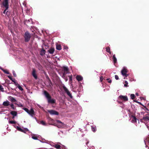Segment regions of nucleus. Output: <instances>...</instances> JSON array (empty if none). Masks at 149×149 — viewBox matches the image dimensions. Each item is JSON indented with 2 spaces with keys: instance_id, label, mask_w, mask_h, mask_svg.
Here are the masks:
<instances>
[{
  "instance_id": "11",
  "label": "nucleus",
  "mask_w": 149,
  "mask_h": 149,
  "mask_svg": "<svg viewBox=\"0 0 149 149\" xmlns=\"http://www.w3.org/2000/svg\"><path fill=\"white\" fill-rule=\"evenodd\" d=\"M119 98L121 100L124 101H127L128 100L127 96L120 95L119 97Z\"/></svg>"
},
{
  "instance_id": "16",
  "label": "nucleus",
  "mask_w": 149,
  "mask_h": 149,
  "mask_svg": "<svg viewBox=\"0 0 149 149\" xmlns=\"http://www.w3.org/2000/svg\"><path fill=\"white\" fill-rule=\"evenodd\" d=\"M76 79L78 81H80L83 79V77L80 75H77L76 77Z\"/></svg>"
},
{
  "instance_id": "14",
  "label": "nucleus",
  "mask_w": 149,
  "mask_h": 149,
  "mask_svg": "<svg viewBox=\"0 0 149 149\" xmlns=\"http://www.w3.org/2000/svg\"><path fill=\"white\" fill-rule=\"evenodd\" d=\"M63 69L65 72L63 74V75H64L65 73L67 74L68 73V69L67 67L64 66L63 67Z\"/></svg>"
},
{
  "instance_id": "6",
  "label": "nucleus",
  "mask_w": 149,
  "mask_h": 149,
  "mask_svg": "<svg viewBox=\"0 0 149 149\" xmlns=\"http://www.w3.org/2000/svg\"><path fill=\"white\" fill-rule=\"evenodd\" d=\"M56 121L58 123L57 126L59 128H63L65 127V125L63 123L59 120H57Z\"/></svg>"
},
{
  "instance_id": "40",
  "label": "nucleus",
  "mask_w": 149,
  "mask_h": 149,
  "mask_svg": "<svg viewBox=\"0 0 149 149\" xmlns=\"http://www.w3.org/2000/svg\"><path fill=\"white\" fill-rule=\"evenodd\" d=\"M103 79V77H101L100 78V80L101 82L102 81Z\"/></svg>"
},
{
  "instance_id": "53",
  "label": "nucleus",
  "mask_w": 149,
  "mask_h": 149,
  "mask_svg": "<svg viewBox=\"0 0 149 149\" xmlns=\"http://www.w3.org/2000/svg\"><path fill=\"white\" fill-rule=\"evenodd\" d=\"M51 119V120H53L52 119Z\"/></svg>"
},
{
  "instance_id": "35",
  "label": "nucleus",
  "mask_w": 149,
  "mask_h": 149,
  "mask_svg": "<svg viewBox=\"0 0 149 149\" xmlns=\"http://www.w3.org/2000/svg\"><path fill=\"white\" fill-rule=\"evenodd\" d=\"M13 76L14 77H16V74L15 73V72L14 70L13 71Z\"/></svg>"
},
{
  "instance_id": "28",
  "label": "nucleus",
  "mask_w": 149,
  "mask_h": 149,
  "mask_svg": "<svg viewBox=\"0 0 149 149\" xmlns=\"http://www.w3.org/2000/svg\"><path fill=\"white\" fill-rule=\"evenodd\" d=\"M125 84L124 85V86H125V87H128V82L127 81H125Z\"/></svg>"
},
{
  "instance_id": "27",
  "label": "nucleus",
  "mask_w": 149,
  "mask_h": 149,
  "mask_svg": "<svg viewBox=\"0 0 149 149\" xmlns=\"http://www.w3.org/2000/svg\"><path fill=\"white\" fill-rule=\"evenodd\" d=\"M39 123L40 124H42V125H46V123H45V122L44 121H40V122Z\"/></svg>"
},
{
  "instance_id": "18",
  "label": "nucleus",
  "mask_w": 149,
  "mask_h": 149,
  "mask_svg": "<svg viewBox=\"0 0 149 149\" xmlns=\"http://www.w3.org/2000/svg\"><path fill=\"white\" fill-rule=\"evenodd\" d=\"M32 75L33 77L36 79H37V76L36 73V71L34 69L33 70V71L32 72Z\"/></svg>"
},
{
  "instance_id": "38",
  "label": "nucleus",
  "mask_w": 149,
  "mask_h": 149,
  "mask_svg": "<svg viewBox=\"0 0 149 149\" xmlns=\"http://www.w3.org/2000/svg\"><path fill=\"white\" fill-rule=\"evenodd\" d=\"M32 138L33 139H34V140L37 139V138L35 136H32Z\"/></svg>"
},
{
  "instance_id": "47",
  "label": "nucleus",
  "mask_w": 149,
  "mask_h": 149,
  "mask_svg": "<svg viewBox=\"0 0 149 149\" xmlns=\"http://www.w3.org/2000/svg\"><path fill=\"white\" fill-rule=\"evenodd\" d=\"M136 95L137 96H138L139 95V94L138 93H136Z\"/></svg>"
},
{
  "instance_id": "7",
  "label": "nucleus",
  "mask_w": 149,
  "mask_h": 149,
  "mask_svg": "<svg viewBox=\"0 0 149 149\" xmlns=\"http://www.w3.org/2000/svg\"><path fill=\"white\" fill-rule=\"evenodd\" d=\"M31 36L29 33L26 32L24 35L25 41L26 42H28L30 40Z\"/></svg>"
},
{
  "instance_id": "1",
  "label": "nucleus",
  "mask_w": 149,
  "mask_h": 149,
  "mask_svg": "<svg viewBox=\"0 0 149 149\" xmlns=\"http://www.w3.org/2000/svg\"><path fill=\"white\" fill-rule=\"evenodd\" d=\"M44 94L46 97L47 98L48 102L49 103L51 104L55 103L56 102L55 100L51 99V97L48 92L46 91H44Z\"/></svg>"
},
{
  "instance_id": "13",
  "label": "nucleus",
  "mask_w": 149,
  "mask_h": 149,
  "mask_svg": "<svg viewBox=\"0 0 149 149\" xmlns=\"http://www.w3.org/2000/svg\"><path fill=\"white\" fill-rule=\"evenodd\" d=\"M51 146L54 147L55 148L57 149H59L60 148V146L58 144H51Z\"/></svg>"
},
{
  "instance_id": "26",
  "label": "nucleus",
  "mask_w": 149,
  "mask_h": 149,
  "mask_svg": "<svg viewBox=\"0 0 149 149\" xmlns=\"http://www.w3.org/2000/svg\"><path fill=\"white\" fill-rule=\"evenodd\" d=\"M106 51L108 53H109L110 54H111V52H110V48L109 47H107L106 48Z\"/></svg>"
},
{
  "instance_id": "22",
  "label": "nucleus",
  "mask_w": 149,
  "mask_h": 149,
  "mask_svg": "<svg viewBox=\"0 0 149 149\" xmlns=\"http://www.w3.org/2000/svg\"><path fill=\"white\" fill-rule=\"evenodd\" d=\"M56 49L58 50H61V46L60 45H56Z\"/></svg>"
},
{
  "instance_id": "51",
  "label": "nucleus",
  "mask_w": 149,
  "mask_h": 149,
  "mask_svg": "<svg viewBox=\"0 0 149 149\" xmlns=\"http://www.w3.org/2000/svg\"><path fill=\"white\" fill-rule=\"evenodd\" d=\"M14 117H15V116H14L13 117V118H14Z\"/></svg>"
},
{
  "instance_id": "5",
  "label": "nucleus",
  "mask_w": 149,
  "mask_h": 149,
  "mask_svg": "<svg viewBox=\"0 0 149 149\" xmlns=\"http://www.w3.org/2000/svg\"><path fill=\"white\" fill-rule=\"evenodd\" d=\"M127 70L126 67H124L121 71V73L122 74L124 77V79L125 77H127L128 75L127 74Z\"/></svg>"
},
{
  "instance_id": "25",
  "label": "nucleus",
  "mask_w": 149,
  "mask_h": 149,
  "mask_svg": "<svg viewBox=\"0 0 149 149\" xmlns=\"http://www.w3.org/2000/svg\"><path fill=\"white\" fill-rule=\"evenodd\" d=\"M113 60L114 63H115L117 62V59L115 56V55H114L113 56Z\"/></svg>"
},
{
  "instance_id": "2",
  "label": "nucleus",
  "mask_w": 149,
  "mask_h": 149,
  "mask_svg": "<svg viewBox=\"0 0 149 149\" xmlns=\"http://www.w3.org/2000/svg\"><path fill=\"white\" fill-rule=\"evenodd\" d=\"M129 120L130 122L134 123L136 125L137 122L138 123H139L138 120L133 115L130 116Z\"/></svg>"
},
{
  "instance_id": "19",
  "label": "nucleus",
  "mask_w": 149,
  "mask_h": 149,
  "mask_svg": "<svg viewBox=\"0 0 149 149\" xmlns=\"http://www.w3.org/2000/svg\"><path fill=\"white\" fill-rule=\"evenodd\" d=\"M9 100L12 102H15L16 101V100L15 99L11 96L9 97Z\"/></svg>"
},
{
  "instance_id": "36",
  "label": "nucleus",
  "mask_w": 149,
  "mask_h": 149,
  "mask_svg": "<svg viewBox=\"0 0 149 149\" xmlns=\"http://www.w3.org/2000/svg\"><path fill=\"white\" fill-rule=\"evenodd\" d=\"M107 80L108 81V82L109 83H111V80L109 79H107Z\"/></svg>"
},
{
  "instance_id": "46",
  "label": "nucleus",
  "mask_w": 149,
  "mask_h": 149,
  "mask_svg": "<svg viewBox=\"0 0 149 149\" xmlns=\"http://www.w3.org/2000/svg\"><path fill=\"white\" fill-rule=\"evenodd\" d=\"M32 19H29L28 21L29 22H30L31 21H32Z\"/></svg>"
},
{
  "instance_id": "10",
  "label": "nucleus",
  "mask_w": 149,
  "mask_h": 149,
  "mask_svg": "<svg viewBox=\"0 0 149 149\" xmlns=\"http://www.w3.org/2000/svg\"><path fill=\"white\" fill-rule=\"evenodd\" d=\"M63 88L65 91V92L69 96L70 98H72V95L71 93L70 92L68 91V89L65 87V86H63Z\"/></svg>"
},
{
  "instance_id": "33",
  "label": "nucleus",
  "mask_w": 149,
  "mask_h": 149,
  "mask_svg": "<svg viewBox=\"0 0 149 149\" xmlns=\"http://www.w3.org/2000/svg\"><path fill=\"white\" fill-rule=\"evenodd\" d=\"M92 130L93 131L95 132L96 130V128H94L93 127H91Z\"/></svg>"
},
{
  "instance_id": "20",
  "label": "nucleus",
  "mask_w": 149,
  "mask_h": 149,
  "mask_svg": "<svg viewBox=\"0 0 149 149\" xmlns=\"http://www.w3.org/2000/svg\"><path fill=\"white\" fill-rule=\"evenodd\" d=\"M10 114L14 116H17V113L16 111H11L10 112Z\"/></svg>"
},
{
  "instance_id": "45",
  "label": "nucleus",
  "mask_w": 149,
  "mask_h": 149,
  "mask_svg": "<svg viewBox=\"0 0 149 149\" xmlns=\"http://www.w3.org/2000/svg\"><path fill=\"white\" fill-rule=\"evenodd\" d=\"M23 4L25 6H26V3L25 2H24L23 3Z\"/></svg>"
},
{
  "instance_id": "9",
  "label": "nucleus",
  "mask_w": 149,
  "mask_h": 149,
  "mask_svg": "<svg viewBox=\"0 0 149 149\" xmlns=\"http://www.w3.org/2000/svg\"><path fill=\"white\" fill-rule=\"evenodd\" d=\"M15 128H16L18 131L21 132H22L26 133V132L27 131H29V130L27 128H25L24 129H22L20 127L18 126H15Z\"/></svg>"
},
{
  "instance_id": "44",
  "label": "nucleus",
  "mask_w": 149,
  "mask_h": 149,
  "mask_svg": "<svg viewBox=\"0 0 149 149\" xmlns=\"http://www.w3.org/2000/svg\"><path fill=\"white\" fill-rule=\"evenodd\" d=\"M37 105L38 106V107L40 108H42L41 107L40 105L38 104Z\"/></svg>"
},
{
  "instance_id": "3",
  "label": "nucleus",
  "mask_w": 149,
  "mask_h": 149,
  "mask_svg": "<svg viewBox=\"0 0 149 149\" xmlns=\"http://www.w3.org/2000/svg\"><path fill=\"white\" fill-rule=\"evenodd\" d=\"M143 119L145 121V124L147 128L149 130V114H146L145 116L143 117Z\"/></svg>"
},
{
  "instance_id": "39",
  "label": "nucleus",
  "mask_w": 149,
  "mask_h": 149,
  "mask_svg": "<svg viewBox=\"0 0 149 149\" xmlns=\"http://www.w3.org/2000/svg\"><path fill=\"white\" fill-rule=\"evenodd\" d=\"M14 83L15 84V86L17 87H18L20 86L17 83H16L15 82Z\"/></svg>"
},
{
  "instance_id": "37",
  "label": "nucleus",
  "mask_w": 149,
  "mask_h": 149,
  "mask_svg": "<svg viewBox=\"0 0 149 149\" xmlns=\"http://www.w3.org/2000/svg\"><path fill=\"white\" fill-rule=\"evenodd\" d=\"M115 79L116 80H118L119 79L117 75H115Z\"/></svg>"
},
{
  "instance_id": "43",
  "label": "nucleus",
  "mask_w": 149,
  "mask_h": 149,
  "mask_svg": "<svg viewBox=\"0 0 149 149\" xmlns=\"http://www.w3.org/2000/svg\"><path fill=\"white\" fill-rule=\"evenodd\" d=\"M68 48V47L67 46H64V49H67Z\"/></svg>"
},
{
  "instance_id": "30",
  "label": "nucleus",
  "mask_w": 149,
  "mask_h": 149,
  "mask_svg": "<svg viewBox=\"0 0 149 149\" xmlns=\"http://www.w3.org/2000/svg\"><path fill=\"white\" fill-rule=\"evenodd\" d=\"M9 123L10 124H15L16 123V122L14 121H10L9 122Z\"/></svg>"
},
{
  "instance_id": "29",
  "label": "nucleus",
  "mask_w": 149,
  "mask_h": 149,
  "mask_svg": "<svg viewBox=\"0 0 149 149\" xmlns=\"http://www.w3.org/2000/svg\"><path fill=\"white\" fill-rule=\"evenodd\" d=\"M0 91L2 92H4L3 88V86L1 85H0Z\"/></svg>"
},
{
  "instance_id": "52",
  "label": "nucleus",
  "mask_w": 149,
  "mask_h": 149,
  "mask_svg": "<svg viewBox=\"0 0 149 149\" xmlns=\"http://www.w3.org/2000/svg\"><path fill=\"white\" fill-rule=\"evenodd\" d=\"M88 143V142H87V143H86V144Z\"/></svg>"
},
{
  "instance_id": "31",
  "label": "nucleus",
  "mask_w": 149,
  "mask_h": 149,
  "mask_svg": "<svg viewBox=\"0 0 149 149\" xmlns=\"http://www.w3.org/2000/svg\"><path fill=\"white\" fill-rule=\"evenodd\" d=\"M10 106L12 108V109L13 110H14L15 109V107L14 105L13 104H10Z\"/></svg>"
},
{
  "instance_id": "8",
  "label": "nucleus",
  "mask_w": 149,
  "mask_h": 149,
  "mask_svg": "<svg viewBox=\"0 0 149 149\" xmlns=\"http://www.w3.org/2000/svg\"><path fill=\"white\" fill-rule=\"evenodd\" d=\"M9 0H4L2 3V7H4L6 9L8 8V1Z\"/></svg>"
},
{
  "instance_id": "15",
  "label": "nucleus",
  "mask_w": 149,
  "mask_h": 149,
  "mask_svg": "<svg viewBox=\"0 0 149 149\" xmlns=\"http://www.w3.org/2000/svg\"><path fill=\"white\" fill-rule=\"evenodd\" d=\"M2 104L5 106H8L10 105V102L6 100Z\"/></svg>"
},
{
  "instance_id": "34",
  "label": "nucleus",
  "mask_w": 149,
  "mask_h": 149,
  "mask_svg": "<svg viewBox=\"0 0 149 149\" xmlns=\"http://www.w3.org/2000/svg\"><path fill=\"white\" fill-rule=\"evenodd\" d=\"M18 88L21 91H23V88L20 86H19Z\"/></svg>"
},
{
  "instance_id": "50",
  "label": "nucleus",
  "mask_w": 149,
  "mask_h": 149,
  "mask_svg": "<svg viewBox=\"0 0 149 149\" xmlns=\"http://www.w3.org/2000/svg\"><path fill=\"white\" fill-rule=\"evenodd\" d=\"M27 22V21H25V23H26V22Z\"/></svg>"
},
{
  "instance_id": "48",
  "label": "nucleus",
  "mask_w": 149,
  "mask_h": 149,
  "mask_svg": "<svg viewBox=\"0 0 149 149\" xmlns=\"http://www.w3.org/2000/svg\"><path fill=\"white\" fill-rule=\"evenodd\" d=\"M141 99H143V100H145V98H143V97H141Z\"/></svg>"
},
{
  "instance_id": "23",
  "label": "nucleus",
  "mask_w": 149,
  "mask_h": 149,
  "mask_svg": "<svg viewBox=\"0 0 149 149\" xmlns=\"http://www.w3.org/2000/svg\"><path fill=\"white\" fill-rule=\"evenodd\" d=\"M5 9L4 10L3 13L5 14L6 15H7V16L8 15V11L7 10L8 9H6V8H5Z\"/></svg>"
},
{
  "instance_id": "4",
  "label": "nucleus",
  "mask_w": 149,
  "mask_h": 149,
  "mask_svg": "<svg viewBox=\"0 0 149 149\" xmlns=\"http://www.w3.org/2000/svg\"><path fill=\"white\" fill-rule=\"evenodd\" d=\"M23 109L31 116L33 117L35 115L34 111L32 108H31L30 110L26 108H24Z\"/></svg>"
},
{
  "instance_id": "49",
  "label": "nucleus",
  "mask_w": 149,
  "mask_h": 149,
  "mask_svg": "<svg viewBox=\"0 0 149 149\" xmlns=\"http://www.w3.org/2000/svg\"><path fill=\"white\" fill-rule=\"evenodd\" d=\"M70 80H72V78H71V77H70Z\"/></svg>"
},
{
  "instance_id": "32",
  "label": "nucleus",
  "mask_w": 149,
  "mask_h": 149,
  "mask_svg": "<svg viewBox=\"0 0 149 149\" xmlns=\"http://www.w3.org/2000/svg\"><path fill=\"white\" fill-rule=\"evenodd\" d=\"M131 98L132 99H133L134 98L135 95L134 94H131L130 95Z\"/></svg>"
},
{
  "instance_id": "17",
  "label": "nucleus",
  "mask_w": 149,
  "mask_h": 149,
  "mask_svg": "<svg viewBox=\"0 0 149 149\" xmlns=\"http://www.w3.org/2000/svg\"><path fill=\"white\" fill-rule=\"evenodd\" d=\"M54 49L53 48H50L48 50V52L50 54H52L54 53Z\"/></svg>"
},
{
  "instance_id": "12",
  "label": "nucleus",
  "mask_w": 149,
  "mask_h": 149,
  "mask_svg": "<svg viewBox=\"0 0 149 149\" xmlns=\"http://www.w3.org/2000/svg\"><path fill=\"white\" fill-rule=\"evenodd\" d=\"M48 111L51 115H58V113L56 111L54 110H48Z\"/></svg>"
},
{
  "instance_id": "42",
  "label": "nucleus",
  "mask_w": 149,
  "mask_h": 149,
  "mask_svg": "<svg viewBox=\"0 0 149 149\" xmlns=\"http://www.w3.org/2000/svg\"><path fill=\"white\" fill-rule=\"evenodd\" d=\"M90 149H95V148L94 146H92L91 147V148H89Z\"/></svg>"
},
{
  "instance_id": "24",
  "label": "nucleus",
  "mask_w": 149,
  "mask_h": 149,
  "mask_svg": "<svg viewBox=\"0 0 149 149\" xmlns=\"http://www.w3.org/2000/svg\"><path fill=\"white\" fill-rule=\"evenodd\" d=\"M45 51L44 49H42L40 51V55L42 56H43L45 54Z\"/></svg>"
},
{
  "instance_id": "41",
  "label": "nucleus",
  "mask_w": 149,
  "mask_h": 149,
  "mask_svg": "<svg viewBox=\"0 0 149 149\" xmlns=\"http://www.w3.org/2000/svg\"><path fill=\"white\" fill-rule=\"evenodd\" d=\"M8 77L11 80H12H12V77H11V76H8Z\"/></svg>"
},
{
  "instance_id": "21",
  "label": "nucleus",
  "mask_w": 149,
  "mask_h": 149,
  "mask_svg": "<svg viewBox=\"0 0 149 149\" xmlns=\"http://www.w3.org/2000/svg\"><path fill=\"white\" fill-rule=\"evenodd\" d=\"M0 69H1L5 73H6L7 74H9V73L8 72V71L6 70H4L2 68L0 67Z\"/></svg>"
}]
</instances>
